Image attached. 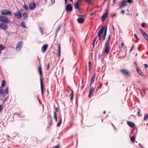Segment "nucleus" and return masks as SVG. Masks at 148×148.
Returning <instances> with one entry per match:
<instances>
[{
    "mask_svg": "<svg viewBox=\"0 0 148 148\" xmlns=\"http://www.w3.org/2000/svg\"><path fill=\"white\" fill-rule=\"evenodd\" d=\"M8 90V87H6L5 90L0 88V96L3 97H5V94L9 93Z\"/></svg>",
    "mask_w": 148,
    "mask_h": 148,
    "instance_id": "1",
    "label": "nucleus"
},
{
    "mask_svg": "<svg viewBox=\"0 0 148 148\" xmlns=\"http://www.w3.org/2000/svg\"><path fill=\"white\" fill-rule=\"evenodd\" d=\"M0 21L2 22L8 23L9 22V20L8 18L6 16L1 15L0 16Z\"/></svg>",
    "mask_w": 148,
    "mask_h": 148,
    "instance_id": "2",
    "label": "nucleus"
},
{
    "mask_svg": "<svg viewBox=\"0 0 148 148\" xmlns=\"http://www.w3.org/2000/svg\"><path fill=\"white\" fill-rule=\"evenodd\" d=\"M127 3H130V0H124L122 1L118 9H120L126 6L127 5Z\"/></svg>",
    "mask_w": 148,
    "mask_h": 148,
    "instance_id": "3",
    "label": "nucleus"
},
{
    "mask_svg": "<svg viewBox=\"0 0 148 148\" xmlns=\"http://www.w3.org/2000/svg\"><path fill=\"white\" fill-rule=\"evenodd\" d=\"M105 29V26H103L99 30L97 34V36L99 37V40H100L101 39L102 34H103V32H104Z\"/></svg>",
    "mask_w": 148,
    "mask_h": 148,
    "instance_id": "4",
    "label": "nucleus"
},
{
    "mask_svg": "<svg viewBox=\"0 0 148 148\" xmlns=\"http://www.w3.org/2000/svg\"><path fill=\"white\" fill-rule=\"evenodd\" d=\"M23 42L22 41H20L17 44L16 47V49L17 51H20L23 47Z\"/></svg>",
    "mask_w": 148,
    "mask_h": 148,
    "instance_id": "5",
    "label": "nucleus"
},
{
    "mask_svg": "<svg viewBox=\"0 0 148 148\" xmlns=\"http://www.w3.org/2000/svg\"><path fill=\"white\" fill-rule=\"evenodd\" d=\"M1 14L4 15H8L9 14L10 16L12 15V13L9 10H4L1 11Z\"/></svg>",
    "mask_w": 148,
    "mask_h": 148,
    "instance_id": "6",
    "label": "nucleus"
},
{
    "mask_svg": "<svg viewBox=\"0 0 148 148\" xmlns=\"http://www.w3.org/2000/svg\"><path fill=\"white\" fill-rule=\"evenodd\" d=\"M13 14L14 16L17 19L21 18L22 17V14L20 11H18L16 13H14Z\"/></svg>",
    "mask_w": 148,
    "mask_h": 148,
    "instance_id": "7",
    "label": "nucleus"
},
{
    "mask_svg": "<svg viewBox=\"0 0 148 148\" xmlns=\"http://www.w3.org/2000/svg\"><path fill=\"white\" fill-rule=\"evenodd\" d=\"M105 53L108 54L110 52V46L109 44H106L105 45Z\"/></svg>",
    "mask_w": 148,
    "mask_h": 148,
    "instance_id": "8",
    "label": "nucleus"
},
{
    "mask_svg": "<svg viewBox=\"0 0 148 148\" xmlns=\"http://www.w3.org/2000/svg\"><path fill=\"white\" fill-rule=\"evenodd\" d=\"M8 28L7 25L5 23H0V29H2L3 30H6Z\"/></svg>",
    "mask_w": 148,
    "mask_h": 148,
    "instance_id": "9",
    "label": "nucleus"
},
{
    "mask_svg": "<svg viewBox=\"0 0 148 148\" xmlns=\"http://www.w3.org/2000/svg\"><path fill=\"white\" fill-rule=\"evenodd\" d=\"M66 10L67 12H71L72 10V7L70 4H67L66 6Z\"/></svg>",
    "mask_w": 148,
    "mask_h": 148,
    "instance_id": "10",
    "label": "nucleus"
},
{
    "mask_svg": "<svg viewBox=\"0 0 148 148\" xmlns=\"http://www.w3.org/2000/svg\"><path fill=\"white\" fill-rule=\"evenodd\" d=\"M36 6V4L34 2L31 3L29 4V7L30 9L32 10H34Z\"/></svg>",
    "mask_w": 148,
    "mask_h": 148,
    "instance_id": "11",
    "label": "nucleus"
},
{
    "mask_svg": "<svg viewBox=\"0 0 148 148\" xmlns=\"http://www.w3.org/2000/svg\"><path fill=\"white\" fill-rule=\"evenodd\" d=\"M121 73L124 75L127 76L129 75V72L128 70L125 69H122L120 70Z\"/></svg>",
    "mask_w": 148,
    "mask_h": 148,
    "instance_id": "12",
    "label": "nucleus"
},
{
    "mask_svg": "<svg viewBox=\"0 0 148 148\" xmlns=\"http://www.w3.org/2000/svg\"><path fill=\"white\" fill-rule=\"evenodd\" d=\"M106 12H105L102 16L101 18V20L102 21H103L105 18L107 17L108 14V11L107 9L106 10Z\"/></svg>",
    "mask_w": 148,
    "mask_h": 148,
    "instance_id": "13",
    "label": "nucleus"
},
{
    "mask_svg": "<svg viewBox=\"0 0 148 148\" xmlns=\"http://www.w3.org/2000/svg\"><path fill=\"white\" fill-rule=\"evenodd\" d=\"M136 70L140 76L143 77L144 76V75L143 74V72L139 67H136Z\"/></svg>",
    "mask_w": 148,
    "mask_h": 148,
    "instance_id": "14",
    "label": "nucleus"
},
{
    "mask_svg": "<svg viewBox=\"0 0 148 148\" xmlns=\"http://www.w3.org/2000/svg\"><path fill=\"white\" fill-rule=\"evenodd\" d=\"M139 30L140 31L141 33L143 34V36L148 41V36L147 34L145 32L143 31L142 29H140Z\"/></svg>",
    "mask_w": 148,
    "mask_h": 148,
    "instance_id": "15",
    "label": "nucleus"
},
{
    "mask_svg": "<svg viewBox=\"0 0 148 148\" xmlns=\"http://www.w3.org/2000/svg\"><path fill=\"white\" fill-rule=\"evenodd\" d=\"M40 85H41V93H42V95H43V94L44 92L43 90V88L44 87V86H43V81H42V80L41 78H40Z\"/></svg>",
    "mask_w": 148,
    "mask_h": 148,
    "instance_id": "16",
    "label": "nucleus"
},
{
    "mask_svg": "<svg viewBox=\"0 0 148 148\" xmlns=\"http://www.w3.org/2000/svg\"><path fill=\"white\" fill-rule=\"evenodd\" d=\"M48 47V45L47 44L44 45L42 47V53H44Z\"/></svg>",
    "mask_w": 148,
    "mask_h": 148,
    "instance_id": "17",
    "label": "nucleus"
},
{
    "mask_svg": "<svg viewBox=\"0 0 148 148\" xmlns=\"http://www.w3.org/2000/svg\"><path fill=\"white\" fill-rule=\"evenodd\" d=\"M94 89L92 88H91L90 90L89 93L88 95V97L90 98L91 96L92 95V93L94 91Z\"/></svg>",
    "mask_w": 148,
    "mask_h": 148,
    "instance_id": "18",
    "label": "nucleus"
},
{
    "mask_svg": "<svg viewBox=\"0 0 148 148\" xmlns=\"http://www.w3.org/2000/svg\"><path fill=\"white\" fill-rule=\"evenodd\" d=\"M77 21L80 24L83 23L84 21V19L82 18H79L77 19Z\"/></svg>",
    "mask_w": 148,
    "mask_h": 148,
    "instance_id": "19",
    "label": "nucleus"
},
{
    "mask_svg": "<svg viewBox=\"0 0 148 148\" xmlns=\"http://www.w3.org/2000/svg\"><path fill=\"white\" fill-rule=\"evenodd\" d=\"M75 8L76 9H79V4L78 2H77L74 5Z\"/></svg>",
    "mask_w": 148,
    "mask_h": 148,
    "instance_id": "20",
    "label": "nucleus"
},
{
    "mask_svg": "<svg viewBox=\"0 0 148 148\" xmlns=\"http://www.w3.org/2000/svg\"><path fill=\"white\" fill-rule=\"evenodd\" d=\"M136 139V138L134 135L132 136V137L130 138V139L131 141L133 143H134L135 141V140Z\"/></svg>",
    "mask_w": 148,
    "mask_h": 148,
    "instance_id": "21",
    "label": "nucleus"
},
{
    "mask_svg": "<svg viewBox=\"0 0 148 148\" xmlns=\"http://www.w3.org/2000/svg\"><path fill=\"white\" fill-rule=\"evenodd\" d=\"M23 16L24 19H25L28 17L27 13L26 12H24L23 14Z\"/></svg>",
    "mask_w": 148,
    "mask_h": 148,
    "instance_id": "22",
    "label": "nucleus"
},
{
    "mask_svg": "<svg viewBox=\"0 0 148 148\" xmlns=\"http://www.w3.org/2000/svg\"><path fill=\"white\" fill-rule=\"evenodd\" d=\"M148 120V114H145L144 115V121H146Z\"/></svg>",
    "mask_w": 148,
    "mask_h": 148,
    "instance_id": "23",
    "label": "nucleus"
},
{
    "mask_svg": "<svg viewBox=\"0 0 148 148\" xmlns=\"http://www.w3.org/2000/svg\"><path fill=\"white\" fill-rule=\"evenodd\" d=\"M95 79V75L93 76L92 78V79H91V82H90V85H91L92 84H93L94 81Z\"/></svg>",
    "mask_w": 148,
    "mask_h": 148,
    "instance_id": "24",
    "label": "nucleus"
},
{
    "mask_svg": "<svg viewBox=\"0 0 148 148\" xmlns=\"http://www.w3.org/2000/svg\"><path fill=\"white\" fill-rule=\"evenodd\" d=\"M38 70L39 72L40 76H42V72L41 70V68L40 67H39L38 68Z\"/></svg>",
    "mask_w": 148,
    "mask_h": 148,
    "instance_id": "25",
    "label": "nucleus"
},
{
    "mask_svg": "<svg viewBox=\"0 0 148 148\" xmlns=\"http://www.w3.org/2000/svg\"><path fill=\"white\" fill-rule=\"evenodd\" d=\"M111 39V35H109V36L108 37V40H107L106 42V44H109V42L110 40Z\"/></svg>",
    "mask_w": 148,
    "mask_h": 148,
    "instance_id": "26",
    "label": "nucleus"
},
{
    "mask_svg": "<svg viewBox=\"0 0 148 148\" xmlns=\"http://www.w3.org/2000/svg\"><path fill=\"white\" fill-rule=\"evenodd\" d=\"M58 56L59 57L60 56V45L58 46Z\"/></svg>",
    "mask_w": 148,
    "mask_h": 148,
    "instance_id": "27",
    "label": "nucleus"
},
{
    "mask_svg": "<svg viewBox=\"0 0 148 148\" xmlns=\"http://www.w3.org/2000/svg\"><path fill=\"white\" fill-rule=\"evenodd\" d=\"M5 81L3 80H2V82L1 86L0 88H2V87L5 86Z\"/></svg>",
    "mask_w": 148,
    "mask_h": 148,
    "instance_id": "28",
    "label": "nucleus"
},
{
    "mask_svg": "<svg viewBox=\"0 0 148 148\" xmlns=\"http://www.w3.org/2000/svg\"><path fill=\"white\" fill-rule=\"evenodd\" d=\"M53 115H54L55 120L56 122H57V119L56 114V113L55 112H53Z\"/></svg>",
    "mask_w": 148,
    "mask_h": 148,
    "instance_id": "29",
    "label": "nucleus"
},
{
    "mask_svg": "<svg viewBox=\"0 0 148 148\" xmlns=\"http://www.w3.org/2000/svg\"><path fill=\"white\" fill-rule=\"evenodd\" d=\"M62 122V118L60 119L59 122L57 123V127H59L61 124Z\"/></svg>",
    "mask_w": 148,
    "mask_h": 148,
    "instance_id": "30",
    "label": "nucleus"
},
{
    "mask_svg": "<svg viewBox=\"0 0 148 148\" xmlns=\"http://www.w3.org/2000/svg\"><path fill=\"white\" fill-rule=\"evenodd\" d=\"M97 38V36L95 37V38H94V39L93 40V43H92V45H93V47H94L95 42V41H96Z\"/></svg>",
    "mask_w": 148,
    "mask_h": 148,
    "instance_id": "31",
    "label": "nucleus"
},
{
    "mask_svg": "<svg viewBox=\"0 0 148 148\" xmlns=\"http://www.w3.org/2000/svg\"><path fill=\"white\" fill-rule=\"evenodd\" d=\"M135 126V124L133 123L130 122V127H133Z\"/></svg>",
    "mask_w": 148,
    "mask_h": 148,
    "instance_id": "32",
    "label": "nucleus"
},
{
    "mask_svg": "<svg viewBox=\"0 0 148 148\" xmlns=\"http://www.w3.org/2000/svg\"><path fill=\"white\" fill-rule=\"evenodd\" d=\"M21 25L23 27H26V25L24 22H21Z\"/></svg>",
    "mask_w": 148,
    "mask_h": 148,
    "instance_id": "33",
    "label": "nucleus"
},
{
    "mask_svg": "<svg viewBox=\"0 0 148 148\" xmlns=\"http://www.w3.org/2000/svg\"><path fill=\"white\" fill-rule=\"evenodd\" d=\"M5 47H3V45H0V50L1 51L3 50L4 49Z\"/></svg>",
    "mask_w": 148,
    "mask_h": 148,
    "instance_id": "34",
    "label": "nucleus"
},
{
    "mask_svg": "<svg viewBox=\"0 0 148 148\" xmlns=\"http://www.w3.org/2000/svg\"><path fill=\"white\" fill-rule=\"evenodd\" d=\"M23 7L26 10H27L28 9V8L25 3H24V5H23Z\"/></svg>",
    "mask_w": 148,
    "mask_h": 148,
    "instance_id": "35",
    "label": "nucleus"
},
{
    "mask_svg": "<svg viewBox=\"0 0 148 148\" xmlns=\"http://www.w3.org/2000/svg\"><path fill=\"white\" fill-rule=\"evenodd\" d=\"M124 45V43H122L121 44V45H119V48H122L123 47Z\"/></svg>",
    "mask_w": 148,
    "mask_h": 148,
    "instance_id": "36",
    "label": "nucleus"
},
{
    "mask_svg": "<svg viewBox=\"0 0 148 148\" xmlns=\"http://www.w3.org/2000/svg\"><path fill=\"white\" fill-rule=\"evenodd\" d=\"M146 25V24L144 23H142L141 24V26L143 27H144Z\"/></svg>",
    "mask_w": 148,
    "mask_h": 148,
    "instance_id": "37",
    "label": "nucleus"
},
{
    "mask_svg": "<svg viewBox=\"0 0 148 148\" xmlns=\"http://www.w3.org/2000/svg\"><path fill=\"white\" fill-rule=\"evenodd\" d=\"M60 25L58 26V28L57 29V30H56V33H57L58 32V30L60 29Z\"/></svg>",
    "mask_w": 148,
    "mask_h": 148,
    "instance_id": "38",
    "label": "nucleus"
},
{
    "mask_svg": "<svg viewBox=\"0 0 148 148\" xmlns=\"http://www.w3.org/2000/svg\"><path fill=\"white\" fill-rule=\"evenodd\" d=\"M3 109V106L0 105V112H1L2 110Z\"/></svg>",
    "mask_w": 148,
    "mask_h": 148,
    "instance_id": "39",
    "label": "nucleus"
},
{
    "mask_svg": "<svg viewBox=\"0 0 148 148\" xmlns=\"http://www.w3.org/2000/svg\"><path fill=\"white\" fill-rule=\"evenodd\" d=\"M55 111H54V112H55L56 113L58 112V109L56 107L55 108Z\"/></svg>",
    "mask_w": 148,
    "mask_h": 148,
    "instance_id": "40",
    "label": "nucleus"
},
{
    "mask_svg": "<svg viewBox=\"0 0 148 148\" xmlns=\"http://www.w3.org/2000/svg\"><path fill=\"white\" fill-rule=\"evenodd\" d=\"M50 64H49V63L47 66V70H48L49 69V67H50Z\"/></svg>",
    "mask_w": 148,
    "mask_h": 148,
    "instance_id": "41",
    "label": "nucleus"
},
{
    "mask_svg": "<svg viewBox=\"0 0 148 148\" xmlns=\"http://www.w3.org/2000/svg\"><path fill=\"white\" fill-rule=\"evenodd\" d=\"M125 11L123 10H122L121 12V13L122 14H124L125 13Z\"/></svg>",
    "mask_w": 148,
    "mask_h": 148,
    "instance_id": "42",
    "label": "nucleus"
},
{
    "mask_svg": "<svg viewBox=\"0 0 148 148\" xmlns=\"http://www.w3.org/2000/svg\"><path fill=\"white\" fill-rule=\"evenodd\" d=\"M134 36L137 39H138H138L137 35L136 34H135L134 35Z\"/></svg>",
    "mask_w": 148,
    "mask_h": 148,
    "instance_id": "43",
    "label": "nucleus"
},
{
    "mask_svg": "<svg viewBox=\"0 0 148 148\" xmlns=\"http://www.w3.org/2000/svg\"><path fill=\"white\" fill-rule=\"evenodd\" d=\"M106 36L105 35H104L103 36V40H105L106 37Z\"/></svg>",
    "mask_w": 148,
    "mask_h": 148,
    "instance_id": "44",
    "label": "nucleus"
},
{
    "mask_svg": "<svg viewBox=\"0 0 148 148\" xmlns=\"http://www.w3.org/2000/svg\"><path fill=\"white\" fill-rule=\"evenodd\" d=\"M107 32V29H106V30H105V32H104V35H105L106 36V35Z\"/></svg>",
    "mask_w": 148,
    "mask_h": 148,
    "instance_id": "45",
    "label": "nucleus"
},
{
    "mask_svg": "<svg viewBox=\"0 0 148 148\" xmlns=\"http://www.w3.org/2000/svg\"><path fill=\"white\" fill-rule=\"evenodd\" d=\"M39 30H40V31L41 32V33L43 34L42 31V30L41 28L40 27L39 28Z\"/></svg>",
    "mask_w": 148,
    "mask_h": 148,
    "instance_id": "46",
    "label": "nucleus"
},
{
    "mask_svg": "<svg viewBox=\"0 0 148 148\" xmlns=\"http://www.w3.org/2000/svg\"><path fill=\"white\" fill-rule=\"evenodd\" d=\"M53 148H59V146L58 145H57L54 147Z\"/></svg>",
    "mask_w": 148,
    "mask_h": 148,
    "instance_id": "47",
    "label": "nucleus"
},
{
    "mask_svg": "<svg viewBox=\"0 0 148 148\" xmlns=\"http://www.w3.org/2000/svg\"><path fill=\"white\" fill-rule=\"evenodd\" d=\"M8 99V97H6V98H5L4 101H6V100Z\"/></svg>",
    "mask_w": 148,
    "mask_h": 148,
    "instance_id": "48",
    "label": "nucleus"
},
{
    "mask_svg": "<svg viewBox=\"0 0 148 148\" xmlns=\"http://www.w3.org/2000/svg\"><path fill=\"white\" fill-rule=\"evenodd\" d=\"M140 109L138 108V116H139L140 115Z\"/></svg>",
    "mask_w": 148,
    "mask_h": 148,
    "instance_id": "49",
    "label": "nucleus"
},
{
    "mask_svg": "<svg viewBox=\"0 0 148 148\" xmlns=\"http://www.w3.org/2000/svg\"><path fill=\"white\" fill-rule=\"evenodd\" d=\"M145 67L146 68H147L148 67V65L147 64H145Z\"/></svg>",
    "mask_w": 148,
    "mask_h": 148,
    "instance_id": "50",
    "label": "nucleus"
},
{
    "mask_svg": "<svg viewBox=\"0 0 148 148\" xmlns=\"http://www.w3.org/2000/svg\"><path fill=\"white\" fill-rule=\"evenodd\" d=\"M134 45H133L132 46V47L131 49L130 50V52L133 49V48H134Z\"/></svg>",
    "mask_w": 148,
    "mask_h": 148,
    "instance_id": "51",
    "label": "nucleus"
},
{
    "mask_svg": "<svg viewBox=\"0 0 148 148\" xmlns=\"http://www.w3.org/2000/svg\"><path fill=\"white\" fill-rule=\"evenodd\" d=\"M139 145L142 148H145L144 146H142L141 144H140Z\"/></svg>",
    "mask_w": 148,
    "mask_h": 148,
    "instance_id": "52",
    "label": "nucleus"
},
{
    "mask_svg": "<svg viewBox=\"0 0 148 148\" xmlns=\"http://www.w3.org/2000/svg\"><path fill=\"white\" fill-rule=\"evenodd\" d=\"M73 96H71V98H70L71 100H73Z\"/></svg>",
    "mask_w": 148,
    "mask_h": 148,
    "instance_id": "53",
    "label": "nucleus"
},
{
    "mask_svg": "<svg viewBox=\"0 0 148 148\" xmlns=\"http://www.w3.org/2000/svg\"><path fill=\"white\" fill-rule=\"evenodd\" d=\"M89 66L90 67L91 66V63L90 62H88Z\"/></svg>",
    "mask_w": 148,
    "mask_h": 148,
    "instance_id": "54",
    "label": "nucleus"
},
{
    "mask_svg": "<svg viewBox=\"0 0 148 148\" xmlns=\"http://www.w3.org/2000/svg\"><path fill=\"white\" fill-rule=\"evenodd\" d=\"M133 1L132 0H130V4L132 3H133Z\"/></svg>",
    "mask_w": 148,
    "mask_h": 148,
    "instance_id": "55",
    "label": "nucleus"
},
{
    "mask_svg": "<svg viewBox=\"0 0 148 148\" xmlns=\"http://www.w3.org/2000/svg\"><path fill=\"white\" fill-rule=\"evenodd\" d=\"M51 2L53 4H54V3L55 2V1H53V0H51Z\"/></svg>",
    "mask_w": 148,
    "mask_h": 148,
    "instance_id": "56",
    "label": "nucleus"
},
{
    "mask_svg": "<svg viewBox=\"0 0 148 148\" xmlns=\"http://www.w3.org/2000/svg\"><path fill=\"white\" fill-rule=\"evenodd\" d=\"M127 125H128L130 126V121H128L127 122Z\"/></svg>",
    "mask_w": 148,
    "mask_h": 148,
    "instance_id": "57",
    "label": "nucleus"
},
{
    "mask_svg": "<svg viewBox=\"0 0 148 148\" xmlns=\"http://www.w3.org/2000/svg\"><path fill=\"white\" fill-rule=\"evenodd\" d=\"M71 96H73V91H72V93L71 94Z\"/></svg>",
    "mask_w": 148,
    "mask_h": 148,
    "instance_id": "58",
    "label": "nucleus"
},
{
    "mask_svg": "<svg viewBox=\"0 0 148 148\" xmlns=\"http://www.w3.org/2000/svg\"><path fill=\"white\" fill-rule=\"evenodd\" d=\"M116 14H113L112 16H116Z\"/></svg>",
    "mask_w": 148,
    "mask_h": 148,
    "instance_id": "59",
    "label": "nucleus"
},
{
    "mask_svg": "<svg viewBox=\"0 0 148 148\" xmlns=\"http://www.w3.org/2000/svg\"><path fill=\"white\" fill-rule=\"evenodd\" d=\"M67 1V0H65V4H66Z\"/></svg>",
    "mask_w": 148,
    "mask_h": 148,
    "instance_id": "60",
    "label": "nucleus"
},
{
    "mask_svg": "<svg viewBox=\"0 0 148 148\" xmlns=\"http://www.w3.org/2000/svg\"><path fill=\"white\" fill-rule=\"evenodd\" d=\"M134 63H135V64H136V65H137V62H135Z\"/></svg>",
    "mask_w": 148,
    "mask_h": 148,
    "instance_id": "61",
    "label": "nucleus"
},
{
    "mask_svg": "<svg viewBox=\"0 0 148 148\" xmlns=\"http://www.w3.org/2000/svg\"><path fill=\"white\" fill-rule=\"evenodd\" d=\"M1 53V51L0 50V54Z\"/></svg>",
    "mask_w": 148,
    "mask_h": 148,
    "instance_id": "62",
    "label": "nucleus"
},
{
    "mask_svg": "<svg viewBox=\"0 0 148 148\" xmlns=\"http://www.w3.org/2000/svg\"><path fill=\"white\" fill-rule=\"evenodd\" d=\"M115 1V0H113V3H114Z\"/></svg>",
    "mask_w": 148,
    "mask_h": 148,
    "instance_id": "63",
    "label": "nucleus"
},
{
    "mask_svg": "<svg viewBox=\"0 0 148 148\" xmlns=\"http://www.w3.org/2000/svg\"><path fill=\"white\" fill-rule=\"evenodd\" d=\"M134 108L136 109V110H137V108Z\"/></svg>",
    "mask_w": 148,
    "mask_h": 148,
    "instance_id": "64",
    "label": "nucleus"
}]
</instances>
